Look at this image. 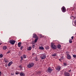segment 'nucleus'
Wrapping results in <instances>:
<instances>
[{
    "label": "nucleus",
    "instance_id": "f257e3e1",
    "mask_svg": "<svg viewBox=\"0 0 76 76\" xmlns=\"http://www.w3.org/2000/svg\"><path fill=\"white\" fill-rule=\"evenodd\" d=\"M51 47L53 50H56L57 48V46L55 45V43H51Z\"/></svg>",
    "mask_w": 76,
    "mask_h": 76
},
{
    "label": "nucleus",
    "instance_id": "f03ea898",
    "mask_svg": "<svg viewBox=\"0 0 76 76\" xmlns=\"http://www.w3.org/2000/svg\"><path fill=\"white\" fill-rule=\"evenodd\" d=\"M46 57H47V55H46V54L45 53L41 54L40 56V57L42 60L45 59V58H46Z\"/></svg>",
    "mask_w": 76,
    "mask_h": 76
},
{
    "label": "nucleus",
    "instance_id": "7ed1b4c3",
    "mask_svg": "<svg viewBox=\"0 0 76 76\" xmlns=\"http://www.w3.org/2000/svg\"><path fill=\"white\" fill-rule=\"evenodd\" d=\"M34 65V64L33 63H30L27 65V67L28 68H31L33 67Z\"/></svg>",
    "mask_w": 76,
    "mask_h": 76
},
{
    "label": "nucleus",
    "instance_id": "20e7f679",
    "mask_svg": "<svg viewBox=\"0 0 76 76\" xmlns=\"http://www.w3.org/2000/svg\"><path fill=\"white\" fill-rule=\"evenodd\" d=\"M61 10L62 12H66V8L63 6L61 8Z\"/></svg>",
    "mask_w": 76,
    "mask_h": 76
},
{
    "label": "nucleus",
    "instance_id": "39448f33",
    "mask_svg": "<svg viewBox=\"0 0 76 76\" xmlns=\"http://www.w3.org/2000/svg\"><path fill=\"white\" fill-rule=\"evenodd\" d=\"M72 23L74 25H75V26H76V20L75 18L73 19V20Z\"/></svg>",
    "mask_w": 76,
    "mask_h": 76
},
{
    "label": "nucleus",
    "instance_id": "423d86ee",
    "mask_svg": "<svg viewBox=\"0 0 76 76\" xmlns=\"http://www.w3.org/2000/svg\"><path fill=\"white\" fill-rule=\"evenodd\" d=\"M15 42L16 41L15 40H10L9 41L10 43L11 44H12V45H14Z\"/></svg>",
    "mask_w": 76,
    "mask_h": 76
},
{
    "label": "nucleus",
    "instance_id": "0eeeda50",
    "mask_svg": "<svg viewBox=\"0 0 76 76\" xmlns=\"http://www.w3.org/2000/svg\"><path fill=\"white\" fill-rule=\"evenodd\" d=\"M61 69V67L60 66H58L56 67V69L58 71H60V69Z\"/></svg>",
    "mask_w": 76,
    "mask_h": 76
},
{
    "label": "nucleus",
    "instance_id": "6e6552de",
    "mask_svg": "<svg viewBox=\"0 0 76 76\" xmlns=\"http://www.w3.org/2000/svg\"><path fill=\"white\" fill-rule=\"evenodd\" d=\"M33 37L34 38H38V36L36 35L35 34H33Z\"/></svg>",
    "mask_w": 76,
    "mask_h": 76
},
{
    "label": "nucleus",
    "instance_id": "1a4fd4ad",
    "mask_svg": "<svg viewBox=\"0 0 76 76\" xmlns=\"http://www.w3.org/2000/svg\"><path fill=\"white\" fill-rule=\"evenodd\" d=\"M52 71H53V69L50 68H48V72L49 73H51Z\"/></svg>",
    "mask_w": 76,
    "mask_h": 76
},
{
    "label": "nucleus",
    "instance_id": "9d476101",
    "mask_svg": "<svg viewBox=\"0 0 76 76\" xmlns=\"http://www.w3.org/2000/svg\"><path fill=\"white\" fill-rule=\"evenodd\" d=\"M71 56H70V55L69 54H68L67 55V58H68V59H71Z\"/></svg>",
    "mask_w": 76,
    "mask_h": 76
},
{
    "label": "nucleus",
    "instance_id": "9b49d317",
    "mask_svg": "<svg viewBox=\"0 0 76 76\" xmlns=\"http://www.w3.org/2000/svg\"><path fill=\"white\" fill-rule=\"evenodd\" d=\"M4 61L5 62V63H8L9 62V60H8V59H7L6 58H4Z\"/></svg>",
    "mask_w": 76,
    "mask_h": 76
},
{
    "label": "nucleus",
    "instance_id": "f8f14e48",
    "mask_svg": "<svg viewBox=\"0 0 76 76\" xmlns=\"http://www.w3.org/2000/svg\"><path fill=\"white\" fill-rule=\"evenodd\" d=\"M65 76H70V74L68 72H66L65 73Z\"/></svg>",
    "mask_w": 76,
    "mask_h": 76
},
{
    "label": "nucleus",
    "instance_id": "ddd939ff",
    "mask_svg": "<svg viewBox=\"0 0 76 76\" xmlns=\"http://www.w3.org/2000/svg\"><path fill=\"white\" fill-rule=\"evenodd\" d=\"M31 49H32V47L31 46L27 48V50L28 51H30V50H31Z\"/></svg>",
    "mask_w": 76,
    "mask_h": 76
},
{
    "label": "nucleus",
    "instance_id": "4468645a",
    "mask_svg": "<svg viewBox=\"0 0 76 76\" xmlns=\"http://www.w3.org/2000/svg\"><path fill=\"white\" fill-rule=\"evenodd\" d=\"M12 63L13 62L12 61H10L9 63L8 64V66L9 67L12 64Z\"/></svg>",
    "mask_w": 76,
    "mask_h": 76
},
{
    "label": "nucleus",
    "instance_id": "2eb2a0df",
    "mask_svg": "<svg viewBox=\"0 0 76 76\" xmlns=\"http://www.w3.org/2000/svg\"><path fill=\"white\" fill-rule=\"evenodd\" d=\"M39 49L41 50H44V47L42 46H39Z\"/></svg>",
    "mask_w": 76,
    "mask_h": 76
},
{
    "label": "nucleus",
    "instance_id": "dca6fc26",
    "mask_svg": "<svg viewBox=\"0 0 76 76\" xmlns=\"http://www.w3.org/2000/svg\"><path fill=\"white\" fill-rule=\"evenodd\" d=\"M61 48V45L59 44L58 45H57V48L58 49H60Z\"/></svg>",
    "mask_w": 76,
    "mask_h": 76
},
{
    "label": "nucleus",
    "instance_id": "f3484780",
    "mask_svg": "<svg viewBox=\"0 0 76 76\" xmlns=\"http://www.w3.org/2000/svg\"><path fill=\"white\" fill-rule=\"evenodd\" d=\"M18 46L19 47H21V42H19L18 44Z\"/></svg>",
    "mask_w": 76,
    "mask_h": 76
},
{
    "label": "nucleus",
    "instance_id": "a211bd4d",
    "mask_svg": "<svg viewBox=\"0 0 76 76\" xmlns=\"http://www.w3.org/2000/svg\"><path fill=\"white\" fill-rule=\"evenodd\" d=\"M20 75L21 76H25V74L21 72L20 73Z\"/></svg>",
    "mask_w": 76,
    "mask_h": 76
},
{
    "label": "nucleus",
    "instance_id": "6ab92c4d",
    "mask_svg": "<svg viewBox=\"0 0 76 76\" xmlns=\"http://www.w3.org/2000/svg\"><path fill=\"white\" fill-rule=\"evenodd\" d=\"M56 55H57L56 53H53L52 54V57H55V56H56Z\"/></svg>",
    "mask_w": 76,
    "mask_h": 76
},
{
    "label": "nucleus",
    "instance_id": "aec40b11",
    "mask_svg": "<svg viewBox=\"0 0 76 76\" xmlns=\"http://www.w3.org/2000/svg\"><path fill=\"white\" fill-rule=\"evenodd\" d=\"M3 49L4 50H6L7 49V47L6 46H3Z\"/></svg>",
    "mask_w": 76,
    "mask_h": 76
},
{
    "label": "nucleus",
    "instance_id": "412c9836",
    "mask_svg": "<svg viewBox=\"0 0 76 76\" xmlns=\"http://www.w3.org/2000/svg\"><path fill=\"white\" fill-rule=\"evenodd\" d=\"M23 56L24 58H26V55H25V54L23 55Z\"/></svg>",
    "mask_w": 76,
    "mask_h": 76
},
{
    "label": "nucleus",
    "instance_id": "4be33fe9",
    "mask_svg": "<svg viewBox=\"0 0 76 76\" xmlns=\"http://www.w3.org/2000/svg\"><path fill=\"white\" fill-rule=\"evenodd\" d=\"M38 38H36V39L34 40L35 42H37V40H38Z\"/></svg>",
    "mask_w": 76,
    "mask_h": 76
},
{
    "label": "nucleus",
    "instance_id": "5701e85b",
    "mask_svg": "<svg viewBox=\"0 0 76 76\" xmlns=\"http://www.w3.org/2000/svg\"><path fill=\"white\" fill-rule=\"evenodd\" d=\"M72 39H70L69 40V43H72Z\"/></svg>",
    "mask_w": 76,
    "mask_h": 76
},
{
    "label": "nucleus",
    "instance_id": "b1692460",
    "mask_svg": "<svg viewBox=\"0 0 76 76\" xmlns=\"http://www.w3.org/2000/svg\"><path fill=\"white\" fill-rule=\"evenodd\" d=\"M3 55L2 54H1L0 55V58H2L3 57Z\"/></svg>",
    "mask_w": 76,
    "mask_h": 76
},
{
    "label": "nucleus",
    "instance_id": "393cba45",
    "mask_svg": "<svg viewBox=\"0 0 76 76\" xmlns=\"http://www.w3.org/2000/svg\"><path fill=\"white\" fill-rule=\"evenodd\" d=\"M45 48L46 49V50H48V49H49V47L46 46L45 47Z\"/></svg>",
    "mask_w": 76,
    "mask_h": 76
},
{
    "label": "nucleus",
    "instance_id": "a878e982",
    "mask_svg": "<svg viewBox=\"0 0 76 76\" xmlns=\"http://www.w3.org/2000/svg\"><path fill=\"white\" fill-rule=\"evenodd\" d=\"M73 57L74 58H76V55H73Z\"/></svg>",
    "mask_w": 76,
    "mask_h": 76
},
{
    "label": "nucleus",
    "instance_id": "bb28decb",
    "mask_svg": "<svg viewBox=\"0 0 76 76\" xmlns=\"http://www.w3.org/2000/svg\"><path fill=\"white\" fill-rule=\"evenodd\" d=\"M64 65L65 66H67V64L66 63H64Z\"/></svg>",
    "mask_w": 76,
    "mask_h": 76
},
{
    "label": "nucleus",
    "instance_id": "cd10ccee",
    "mask_svg": "<svg viewBox=\"0 0 76 76\" xmlns=\"http://www.w3.org/2000/svg\"><path fill=\"white\" fill-rule=\"evenodd\" d=\"M32 47L33 48H34L35 47V45H33L32 46Z\"/></svg>",
    "mask_w": 76,
    "mask_h": 76
},
{
    "label": "nucleus",
    "instance_id": "c85d7f7f",
    "mask_svg": "<svg viewBox=\"0 0 76 76\" xmlns=\"http://www.w3.org/2000/svg\"><path fill=\"white\" fill-rule=\"evenodd\" d=\"M23 46H21L20 48V50H22L23 49Z\"/></svg>",
    "mask_w": 76,
    "mask_h": 76
},
{
    "label": "nucleus",
    "instance_id": "c756f323",
    "mask_svg": "<svg viewBox=\"0 0 76 76\" xmlns=\"http://www.w3.org/2000/svg\"><path fill=\"white\" fill-rule=\"evenodd\" d=\"M10 53V51H8L7 53V54H8V53Z\"/></svg>",
    "mask_w": 76,
    "mask_h": 76
},
{
    "label": "nucleus",
    "instance_id": "7c9ffc66",
    "mask_svg": "<svg viewBox=\"0 0 76 76\" xmlns=\"http://www.w3.org/2000/svg\"><path fill=\"white\" fill-rule=\"evenodd\" d=\"M73 38H74V37L72 36L71 37V39H73Z\"/></svg>",
    "mask_w": 76,
    "mask_h": 76
},
{
    "label": "nucleus",
    "instance_id": "2f4dec72",
    "mask_svg": "<svg viewBox=\"0 0 76 76\" xmlns=\"http://www.w3.org/2000/svg\"><path fill=\"white\" fill-rule=\"evenodd\" d=\"M21 60H23V57H22V56H21Z\"/></svg>",
    "mask_w": 76,
    "mask_h": 76
},
{
    "label": "nucleus",
    "instance_id": "473e14b6",
    "mask_svg": "<svg viewBox=\"0 0 76 76\" xmlns=\"http://www.w3.org/2000/svg\"><path fill=\"white\" fill-rule=\"evenodd\" d=\"M1 71H0V76H1Z\"/></svg>",
    "mask_w": 76,
    "mask_h": 76
},
{
    "label": "nucleus",
    "instance_id": "72a5a7b5",
    "mask_svg": "<svg viewBox=\"0 0 76 76\" xmlns=\"http://www.w3.org/2000/svg\"><path fill=\"white\" fill-rule=\"evenodd\" d=\"M11 75H14V73H11Z\"/></svg>",
    "mask_w": 76,
    "mask_h": 76
},
{
    "label": "nucleus",
    "instance_id": "f704fd0d",
    "mask_svg": "<svg viewBox=\"0 0 76 76\" xmlns=\"http://www.w3.org/2000/svg\"><path fill=\"white\" fill-rule=\"evenodd\" d=\"M40 38H42V35L41 34L40 35Z\"/></svg>",
    "mask_w": 76,
    "mask_h": 76
},
{
    "label": "nucleus",
    "instance_id": "c9c22d12",
    "mask_svg": "<svg viewBox=\"0 0 76 76\" xmlns=\"http://www.w3.org/2000/svg\"><path fill=\"white\" fill-rule=\"evenodd\" d=\"M34 43H35V42H32V44H34Z\"/></svg>",
    "mask_w": 76,
    "mask_h": 76
},
{
    "label": "nucleus",
    "instance_id": "e433bc0d",
    "mask_svg": "<svg viewBox=\"0 0 76 76\" xmlns=\"http://www.w3.org/2000/svg\"><path fill=\"white\" fill-rule=\"evenodd\" d=\"M7 64H5V67H7Z\"/></svg>",
    "mask_w": 76,
    "mask_h": 76
},
{
    "label": "nucleus",
    "instance_id": "4c0bfd02",
    "mask_svg": "<svg viewBox=\"0 0 76 76\" xmlns=\"http://www.w3.org/2000/svg\"><path fill=\"white\" fill-rule=\"evenodd\" d=\"M22 67V65H20L19 66V67L21 68Z\"/></svg>",
    "mask_w": 76,
    "mask_h": 76
},
{
    "label": "nucleus",
    "instance_id": "58836bf2",
    "mask_svg": "<svg viewBox=\"0 0 76 76\" xmlns=\"http://www.w3.org/2000/svg\"><path fill=\"white\" fill-rule=\"evenodd\" d=\"M61 59H59V61H61Z\"/></svg>",
    "mask_w": 76,
    "mask_h": 76
},
{
    "label": "nucleus",
    "instance_id": "ea45409f",
    "mask_svg": "<svg viewBox=\"0 0 76 76\" xmlns=\"http://www.w3.org/2000/svg\"><path fill=\"white\" fill-rule=\"evenodd\" d=\"M71 72V70H69V72Z\"/></svg>",
    "mask_w": 76,
    "mask_h": 76
},
{
    "label": "nucleus",
    "instance_id": "a19ab883",
    "mask_svg": "<svg viewBox=\"0 0 76 76\" xmlns=\"http://www.w3.org/2000/svg\"><path fill=\"white\" fill-rule=\"evenodd\" d=\"M16 75H18V73H16Z\"/></svg>",
    "mask_w": 76,
    "mask_h": 76
},
{
    "label": "nucleus",
    "instance_id": "79ce46f5",
    "mask_svg": "<svg viewBox=\"0 0 76 76\" xmlns=\"http://www.w3.org/2000/svg\"><path fill=\"white\" fill-rule=\"evenodd\" d=\"M37 73H39V72H37Z\"/></svg>",
    "mask_w": 76,
    "mask_h": 76
},
{
    "label": "nucleus",
    "instance_id": "37998d69",
    "mask_svg": "<svg viewBox=\"0 0 76 76\" xmlns=\"http://www.w3.org/2000/svg\"><path fill=\"white\" fill-rule=\"evenodd\" d=\"M1 45V44L0 43V45Z\"/></svg>",
    "mask_w": 76,
    "mask_h": 76
},
{
    "label": "nucleus",
    "instance_id": "c03bdc74",
    "mask_svg": "<svg viewBox=\"0 0 76 76\" xmlns=\"http://www.w3.org/2000/svg\"><path fill=\"white\" fill-rule=\"evenodd\" d=\"M73 16H72V17H71V18H73Z\"/></svg>",
    "mask_w": 76,
    "mask_h": 76
},
{
    "label": "nucleus",
    "instance_id": "a18cd8bd",
    "mask_svg": "<svg viewBox=\"0 0 76 76\" xmlns=\"http://www.w3.org/2000/svg\"><path fill=\"white\" fill-rule=\"evenodd\" d=\"M68 52H66V53H67Z\"/></svg>",
    "mask_w": 76,
    "mask_h": 76
},
{
    "label": "nucleus",
    "instance_id": "49530a36",
    "mask_svg": "<svg viewBox=\"0 0 76 76\" xmlns=\"http://www.w3.org/2000/svg\"><path fill=\"white\" fill-rule=\"evenodd\" d=\"M36 61H37V60Z\"/></svg>",
    "mask_w": 76,
    "mask_h": 76
}]
</instances>
